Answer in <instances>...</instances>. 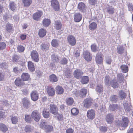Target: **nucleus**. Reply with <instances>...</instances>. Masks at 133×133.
I'll return each instance as SVG.
<instances>
[{
  "instance_id": "5fc2aeb1",
  "label": "nucleus",
  "mask_w": 133,
  "mask_h": 133,
  "mask_svg": "<svg viewBox=\"0 0 133 133\" xmlns=\"http://www.w3.org/2000/svg\"><path fill=\"white\" fill-rule=\"evenodd\" d=\"M91 50L93 52H96L98 51V48L95 44L91 45Z\"/></svg>"
},
{
  "instance_id": "680f3d73",
  "label": "nucleus",
  "mask_w": 133,
  "mask_h": 133,
  "mask_svg": "<svg viewBox=\"0 0 133 133\" xmlns=\"http://www.w3.org/2000/svg\"><path fill=\"white\" fill-rule=\"evenodd\" d=\"M0 66L2 68L4 69L7 68L8 67V65L6 62H4L1 64Z\"/></svg>"
},
{
  "instance_id": "f257e3e1",
  "label": "nucleus",
  "mask_w": 133,
  "mask_h": 133,
  "mask_svg": "<svg viewBox=\"0 0 133 133\" xmlns=\"http://www.w3.org/2000/svg\"><path fill=\"white\" fill-rule=\"evenodd\" d=\"M78 91L76 90L74 91V93L77 96H79L83 98L85 97L87 92V90L84 88H82L79 91V93L78 94Z\"/></svg>"
},
{
  "instance_id": "20e7f679",
  "label": "nucleus",
  "mask_w": 133,
  "mask_h": 133,
  "mask_svg": "<svg viewBox=\"0 0 133 133\" xmlns=\"http://www.w3.org/2000/svg\"><path fill=\"white\" fill-rule=\"evenodd\" d=\"M50 112L53 114L56 115L58 114V109L57 107L53 104L50 105Z\"/></svg>"
},
{
  "instance_id": "72a5a7b5",
  "label": "nucleus",
  "mask_w": 133,
  "mask_h": 133,
  "mask_svg": "<svg viewBox=\"0 0 133 133\" xmlns=\"http://www.w3.org/2000/svg\"><path fill=\"white\" fill-rule=\"evenodd\" d=\"M66 102L67 105H71L73 103L74 100L72 98H68L66 99Z\"/></svg>"
},
{
  "instance_id": "bb28decb",
  "label": "nucleus",
  "mask_w": 133,
  "mask_h": 133,
  "mask_svg": "<svg viewBox=\"0 0 133 133\" xmlns=\"http://www.w3.org/2000/svg\"><path fill=\"white\" fill-rule=\"evenodd\" d=\"M124 109L125 111L128 112L131 110V106L130 105V104H128L127 103H125L123 104Z\"/></svg>"
},
{
  "instance_id": "f8f14e48",
  "label": "nucleus",
  "mask_w": 133,
  "mask_h": 133,
  "mask_svg": "<svg viewBox=\"0 0 133 133\" xmlns=\"http://www.w3.org/2000/svg\"><path fill=\"white\" fill-rule=\"evenodd\" d=\"M43 15V12L42 11H38L33 15V18L37 21L39 20L41 16Z\"/></svg>"
},
{
  "instance_id": "13d9d810",
  "label": "nucleus",
  "mask_w": 133,
  "mask_h": 133,
  "mask_svg": "<svg viewBox=\"0 0 133 133\" xmlns=\"http://www.w3.org/2000/svg\"><path fill=\"white\" fill-rule=\"evenodd\" d=\"M112 62L111 57L108 56L106 58V63L108 64H110Z\"/></svg>"
},
{
  "instance_id": "9b49d317",
  "label": "nucleus",
  "mask_w": 133,
  "mask_h": 133,
  "mask_svg": "<svg viewBox=\"0 0 133 133\" xmlns=\"http://www.w3.org/2000/svg\"><path fill=\"white\" fill-rule=\"evenodd\" d=\"M46 90L47 93L49 96H52L55 94V89L51 86H48L47 87Z\"/></svg>"
},
{
  "instance_id": "4be33fe9",
  "label": "nucleus",
  "mask_w": 133,
  "mask_h": 133,
  "mask_svg": "<svg viewBox=\"0 0 133 133\" xmlns=\"http://www.w3.org/2000/svg\"><path fill=\"white\" fill-rule=\"evenodd\" d=\"M49 44L48 43H42L41 45V49L43 51H46L49 49Z\"/></svg>"
},
{
  "instance_id": "a19ab883",
  "label": "nucleus",
  "mask_w": 133,
  "mask_h": 133,
  "mask_svg": "<svg viewBox=\"0 0 133 133\" xmlns=\"http://www.w3.org/2000/svg\"><path fill=\"white\" fill-rule=\"evenodd\" d=\"M111 85L114 88H118L119 86L118 83L116 82L115 80H113L111 81Z\"/></svg>"
},
{
  "instance_id": "412c9836",
  "label": "nucleus",
  "mask_w": 133,
  "mask_h": 133,
  "mask_svg": "<svg viewBox=\"0 0 133 133\" xmlns=\"http://www.w3.org/2000/svg\"><path fill=\"white\" fill-rule=\"evenodd\" d=\"M15 83L16 85L19 87L21 86L24 84V81L21 79L19 78L16 79Z\"/></svg>"
},
{
  "instance_id": "a211bd4d",
  "label": "nucleus",
  "mask_w": 133,
  "mask_h": 133,
  "mask_svg": "<svg viewBox=\"0 0 133 133\" xmlns=\"http://www.w3.org/2000/svg\"><path fill=\"white\" fill-rule=\"evenodd\" d=\"M42 115L44 118H48L50 116L49 109L46 108H44L42 112Z\"/></svg>"
},
{
  "instance_id": "ddd939ff",
  "label": "nucleus",
  "mask_w": 133,
  "mask_h": 133,
  "mask_svg": "<svg viewBox=\"0 0 133 133\" xmlns=\"http://www.w3.org/2000/svg\"><path fill=\"white\" fill-rule=\"evenodd\" d=\"M30 95L31 99L33 101H36L38 99V94L36 91H32Z\"/></svg>"
},
{
  "instance_id": "f3484780",
  "label": "nucleus",
  "mask_w": 133,
  "mask_h": 133,
  "mask_svg": "<svg viewBox=\"0 0 133 133\" xmlns=\"http://www.w3.org/2000/svg\"><path fill=\"white\" fill-rule=\"evenodd\" d=\"M23 106L26 109L29 108L30 105V103L28 99L26 98H24L23 99Z\"/></svg>"
},
{
  "instance_id": "4d7b16f0",
  "label": "nucleus",
  "mask_w": 133,
  "mask_h": 133,
  "mask_svg": "<svg viewBox=\"0 0 133 133\" xmlns=\"http://www.w3.org/2000/svg\"><path fill=\"white\" fill-rule=\"evenodd\" d=\"M110 99L111 101L116 102L118 99V97L116 95H113L111 97Z\"/></svg>"
},
{
  "instance_id": "0eeeda50",
  "label": "nucleus",
  "mask_w": 133,
  "mask_h": 133,
  "mask_svg": "<svg viewBox=\"0 0 133 133\" xmlns=\"http://www.w3.org/2000/svg\"><path fill=\"white\" fill-rule=\"evenodd\" d=\"M95 115V111L93 109L89 110L87 112V116L89 119H93L94 118Z\"/></svg>"
},
{
  "instance_id": "6e6552de",
  "label": "nucleus",
  "mask_w": 133,
  "mask_h": 133,
  "mask_svg": "<svg viewBox=\"0 0 133 133\" xmlns=\"http://www.w3.org/2000/svg\"><path fill=\"white\" fill-rule=\"evenodd\" d=\"M51 6L55 11L59 10V3L57 0H51Z\"/></svg>"
},
{
  "instance_id": "c756f323",
  "label": "nucleus",
  "mask_w": 133,
  "mask_h": 133,
  "mask_svg": "<svg viewBox=\"0 0 133 133\" xmlns=\"http://www.w3.org/2000/svg\"><path fill=\"white\" fill-rule=\"evenodd\" d=\"M28 66L29 69L31 72H33L34 70V66L33 63L29 61L28 62Z\"/></svg>"
},
{
  "instance_id": "58836bf2",
  "label": "nucleus",
  "mask_w": 133,
  "mask_h": 133,
  "mask_svg": "<svg viewBox=\"0 0 133 133\" xmlns=\"http://www.w3.org/2000/svg\"><path fill=\"white\" fill-rule=\"evenodd\" d=\"M97 27V24L95 22H92L90 24L89 26V29L91 30L95 29Z\"/></svg>"
},
{
  "instance_id": "c85d7f7f",
  "label": "nucleus",
  "mask_w": 133,
  "mask_h": 133,
  "mask_svg": "<svg viewBox=\"0 0 133 133\" xmlns=\"http://www.w3.org/2000/svg\"><path fill=\"white\" fill-rule=\"evenodd\" d=\"M89 78L88 76L83 77L81 80V82L83 84H87L89 82Z\"/></svg>"
},
{
  "instance_id": "393cba45",
  "label": "nucleus",
  "mask_w": 133,
  "mask_h": 133,
  "mask_svg": "<svg viewBox=\"0 0 133 133\" xmlns=\"http://www.w3.org/2000/svg\"><path fill=\"white\" fill-rule=\"evenodd\" d=\"M55 28L57 30L60 29L62 27V24L60 21H57L55 22Z\"/></svg>"
},
{
  "instance_id": "b1692460",
  "label": "nucleus",
  "mask_w": 133,
  "mask_h": 133,
  "mask_svg": "<svg viewBox=\"0 0 133 133\" xmlns=\"http://www.w3.org/2000/svg\"><path fill=\"white\" fill-rule=\"evenodd\" d=\"M21 77L24 81H28L30 79V75L27 73H23Z\"/></svg>"
},
{
  "instance_id": "864d4df0",
  "label": "nucleus",
  "mask_w": 133,
  "mask_h": 133,
  "mask_svg": "<svg viewBox=\"0 0 133 133\" xmlns=\"http://www.w3.org/2000/svg\"><path fill=\"white\" fill-rule=\"evenodd\" d=\"M47 125V123L45 122H42L40 124V127L41 128L44 130Z\"/></svg>"
},
{
  "instance_id": "603ef678",
  "label": "nucleus",
  "mask_w": 133,
  "mask_h": 133,
  "mask_svg": "<svg viewBox=\"0 0 133 133\" xmlns=\"http://www.w3.org/2000/svg\"><path fill=\"white\" fill-rule=\"evenodd\" d=\"M17 49L18 51L19 52H23L24 50V47L21 45H18L17 47Z\"/></svg>"
},
{
  "instance_id": "8fccbe9b",
  "label": "nucleus",
  "mask_w": 133,
  "mask_h": 133,
  "mask_svg": "<svg viewBox=\"0 0 133 133\" xmlns=\"http://www.w3.org/2000/svg\"><path fill=\"white\" fill-rule=\"evenodd\" d=\"M52 59L54 62H55L58 61V58L57 56L53 54L51 55Z\"/></svg>"
},
{
  "instance_id": "4c0bfd02",
  "label": "nucleus",
  "mask_w": 133,
  "mask_h": 133,
  "mask_svg": "<svg viewBox=\"0 0 133 133\" xmlns=\"http://www.w3.org/2000/svg\"><path fill=\"white\" fill-rule=\"evenodd\" d=\"M110 110L112 111L117 110L118 108V105L116 104L110 105L109 106Z\"/></svg>"
},
{
  "instance_id": "bf43d9fd",
  "label": "nucleus",
  "mask_w": 133,
  "mask_h": 133,
  "mask_svg": "<svg viewBox=\"0 0 133 133\" xmlns=\"http://www.w3.org/2000/svg\"><path fill=\"white\" fill-rule=\"evenodd\" d=\"M6 46V45L4 42L0 43V50L4 49Z\"/></svg>"
},
{
  "instance_id": "6ab92c4d",
  "label": "nucleus",
  "mask_w": 133,
  "mask_h": 133,
  "mask_svg": "<svg viewBox=\"0 0 133 133\" xmlns=\"http://www.w3.org/2000/svg\"><path fill=\"white\" fill-rule=\"evenodd\" d=\"M117 79L118 82L120 83L121 84L124 82V77L122 74L121 73H119L117 75Z\"/></svg>"
},
{
  "instance_id": "79ce46f5",
  "label": "nucleus",
  "mask_w": 133,
  "mask_h": 133,
  "mask_svg": "<svg viewBox=\"0 0 133 133\" xmlns=\"http://www.w3.org/2000/svg\"><path fill=\"white\" fill-rule=\"evenodd\" d=\"M23 2L25 6H29L32 3L31 0H23Z\"/></svg>"
},
{
  "instance_id": "473e14b6",
  "label": "nucleus",
  "mask_w": 133,
  "mask_h": 133,
  "mask_svg": "<svg viewBox=\"0 0 133 133\" xmlns=\"http://www.w3.org/2000/svg\"><path fill=\"white\" fill-rule=\"evenodd\" d=\"M0 129L3 132H5L8 130L7 127L3 123H0Z\"/></svg>"
},
{
  "instance_id": "cd10ccee",
  "label": "nucleus",
  "mask_w": 133,
  "mask_h": 133,
  "mask_svg": "<svg viewBox=\"0 0 133 133\" xmlns=\"http://www.w3.org/2000/svg\"><path fill=\"white\" fill-rule=\"evenodd\" d=\"M57 93L59 94H61L64 92V89L61 87L59 86H57L56 88Z\"/></svg>"
},
{
  "instance_id": "a18cd8bd",
  "label": "nucleus",
  "mask_w": 133,
  "mask_h": 133,
  "mask_svg": "<svg viewBox=\"0 0 133 133\" xmlns=\"http://www.w3.org/2000/svg\"><path fill=\"white\" fill-rule=\"evenodd\" d=\"M33 130V128L31 126L27 125L25 128V131L27 132H30Z\"/></svg>"
},
{
  "instance_id": "0e129e2a",
  "label": "nucleus",
  "mask_w": 133,
  "mask_h": 133,
  "mask_svg": "<svg viewBox=\"0 0 133 133\" xmlns=\"http://www.w3.org/2000/svg\"><path fill=\"white\" fill-rule=\"evenodd\" d=\"M67 61L65 58H64L62 59L61 61V64H65L67 63Z\"/></svg>"
},
{
  "instance_id": "5701e85b",
  "label": "nucleus",
  "mask_w": 133,
  "mask_h": 133,
  "mask_svg": "<svg viewBox=\"0 0 133 133\" xmlns=\"http://www.w3.org/2000/svg\"><path fill=\"white\" fill-rule=\"evenodd\" d=\"M46 32V30L41 28L39 30L38 35L41 38H43L45 36Z\"/></svg>"
},
{
  "instance_id": "c9c22d12",
  "label": "nucleus",
  "mask_w": 133,
  "mask_h": 133,
  "mask_svg": "<svg viewBox=\"0 0 133 133\" xmlns=\"http://www.w3.org/2000/svg\"><path fill=\"white\" fill-rule=\"evenodd\" d=\"M124 51V48L123 46H118L117 47V52L119 54H122L123 53Z\"/></svg>"
},
{
  "instance_id": "ea45409f",
  "label": "nucleus",
  "mask_w": 133,
  "mask_h": 133,
  "mask_svg": "<svg viewBox=\"0 0 133 133\" xmlns=\"http://www.w3.org/2000/svg\"><path fill=\"white\" fill-rule=\"evenodd\" d=\"M10 8L12 11L15 10L16 8V5L14 2H10Z\"/></svg>"
},
{
  "instance_id": "774afa93",
  "label": "nucleus",
  "mask_w": 133,
  "mask_h": 133,
  "mask_svg": "<svg viewBox=\"0 0 133 133\" xmlns=\"http://www.w3.org/2000/svg\"><path fill=\"white\" fill-rule=\"evenodd\" d=\"M66 133H73L74 130L71 128H69L66 130Z\"/></svg>"
},
{
  "instance_id": "37998d69",
  "label": "nucleus",
  "mask_w": 133,
  "mask_h": 133,
  "mask_svg": "<svg viewBox=\"0 0 133 133\" xmlns=\"http://www.w3.org/2000/svg\"><path fill=\"white\" fill-rule=\"evenodd\" d=\"M71 113L74 115H77L79 113L78 110L76 108H72L71 110Z\"/></svg>"
},
{
  "instance_id": "7ed1b4c3",
  "label": "nucleus",
  "mask_w": 133,
  "mask_h": 133,
  "mask_svg": "<svg viewBox=\"0 0 133 133\" xmlns=\"http://www.w3.org/2000/svg\"><path fill=\"white\" fill-rule=\"evenodd\" d=\"M31 57L32 60L36 62L39 61L38 54L36 50H33L31 52Z\"/></svg>"
},
{
  "instance_id": "a878e982",
  "label": "nucleus",
  "mask_w": 133,
  "mask_h": 133,
  "mask_svg": "<svg viewBox=\"0 0 133 133\" xmlns=\"http://www.w3.org/2000/svg\"><path fill=\"white\" fill-rule=\"evenodd\" d=\"M42 23L44 27H48L51 23L50 20L49 19L45 18L43 20Z\"/></svg>"
},
{
  "instance_id": "3c124183",
  "label": "nucleus",
  "mask_w": 133,
  "mask_h": 133,
  "mask_svg": "<svg viewBox=\"0 0 133 133\" xmlns=\"http://www.w3.org/2000/svg\"><path fill=\"white\" fill-rule=\"evenodd\" d=\"M119 94L120 97L122 99L126 97V94L122 91H119Z\"/></svg>"
},
{
  "instance_id": "49530a36",
  "label": "nucleus",
  "mask_w": 133,
  "mask_h": 133,
  "mask_svg": "<svg viewBox=\"0 0 133 133\" xmlns=\"http://www.w3.org/2000/svg\"><path fill=\"white\" fill-rule=\"evenodd\" d=\"M71 73V71L70 69H66L65 71V75L67 78H68L70 76Z\"/></svg>"
},
{
  "instance_id": "052dcab7",
  "label": "nucleus",
  "mask_w": 133,
  "mask_h": 133,
  "mask_svg": "<svg viewBox=\"0 0 133 133\" xmlns=\"http://www.w3.org/2000/svg\"><path fill=\"white\" fill-rule=\"evenodd\" d=\"M100 54L98 53L96 56L95 60L97 63L100 64Z\"/></svg>"
},
{
  "instance_id": "f03ea898",
  "label": "nucleus",
  "mask_w": 133,
  "mask_h": 133,
  "mask_svg": "<svg viewBox=\"0 0 133 133\" xmlns=\"http://www.w3.org/2000/svg\"><path fill=\"white\" fill-rule=\"evenodd\" d=\"M40 114L36 110L32 111L31 116L32 118L37 122H38L41 117Z\"/></svg>"
},
{
  "instance_id": "dca6fc26",
  "label": "nucleus",
  "mask_w": 133,
  "mask_h": 133,
  "mask_svg": "<svg viewBox=\"0 0 133 133\" xmlns=\"http://www.w3.org/2000/svg\"><path fill=\"white\" fill-rule=\"evenodd\" d=\"M113 115L111 114H108L106 116L105 119L108 123L111 124L114 120Z\"/></svg>"
},
{
  "instance_id": "2f4dec72",
  "label": "nucleus",
  "mask_w": 133,
  "mask_h": 133,
  "mask_svg": "<svg viewBox=\"0 0 133 133\" xmlns=\"http://www.w3.org/2000/svg\"><path fill=\"white\" fill-rule=\"evenodd\" d=\"M107 12L110 14H113L115 10L112 6H109L106 9Z\"/></svg>"
},
{
  "instance_id": "09e8293b",
  "label": "nucleus",
  "mask_w": 133,
  "mask_h": 133,
  "mask_svg": "<svg viewBox=\"0 0 133 133\" xmlns=\"http://www.w3.org/2000/svg\"><path fill=\"white\" fill-rule=\"evenodd\" d=\"M12 123L13 124H15L18 121V119L17 117L13 116L11 118Z\"/></svg>"
},
{
  "instance_id": "338daca9",
  "label": "nucleus",
  "mask_w": 133,
  "mask_h": 133,
  "mask_svg": "<svg viewBox=\"0 0 133 133\" xmlns=\"http://www.w3.org/2000/svg\"><path fill=\"white\" fill-rule=\"evenodd\" d=\"M101 130L102 131L105 132L107 131V128L104 126H101L100 128V130Z\"/></svg>"
},
{
  "instance_id": "39448f33",
  "label": "nucleus",
  "mask_w": 133,
  "mask_h": 133,
  "mask_svg": "<svg viewBox=\"0 0 133 133\" xmlns=\"http://www.w3.org/2000/svg\"><path fill=\"white\" fill-rule=\"evenodd\" d=\"M83 56L84 58L87 61H90L92 59V55L88 51H86L83 52Z\"/></svg>"
},
{
  "instance_id": "aec40b11",
  "label": "nucleus",
  "mask_w": 133,
  "mask_h": 133,
  "mask_svg": "<svg viewBox=\"0 0 133 133\" xmlns=\"http://www.w3.org/2000/svg\"><path fill=\"white\" fill-rule=\"evenodd\" d=\"M78 8L81 12H84L86 10L85 6L84 4L82 2L79 3Z\"/></svg>"
},
{
  "instance_id": "423d86ee",
  "label": "nucleus",
  "mask_w": 133,
  "mask_h": 133,
  "mask_svg": "<svg viewBox=\"0 0 133 133\" xmlns=\"http://www.w3.org/2000/svg\"><path fill=\"white\" fill-rule=\"evenodd\" d=\"M83 74L82 71L79 69H77L75 70L73 73L74 77L77 79L81 78Z\"/></svg>"
},
{
  "instance_id": "6e6d98bb",
  "label": "nucleus",
  "mask_w": 133,
  "mask_h": 133,
  "mask_svg": "<svg viewBox=\"0 0 133 133\" xmlns=\"http://www.w3.org/2000/svg\"><path fill=\"white\" fill-rule=\"evenodd\" d=\"M25 119L26 122L29 123L31 121V118L29 115H25Z\"/></svg>"
},
{
  "instance_id": "c03bdc74",
  "label": "nucleus",
  "mask_w": 133,
  "mask_h": 133,
  "mask_svg": "<svg viewBox=\"0 0 133 133\" xmlns=\"http://www.w3.org/2000/svg\"><path fill=\"white\" fill-rule=\"evenodd\" d=\"M53 129V128L52 125H47L44 130L46 132H48L51 131Z\"/></svg>"
},
{
  "instance_id": "e2e57ef3",
  "label": "nucleus",
  "mask_w": 133,
  "mask_h": 133,
  "mask_svg": "<svg viewBox=\"0 0 133 133\" xmlns=\"http://www.w3.org/2000/svg\"><path fill=\"white\" fill-rule=\"evenodd\" d=\"M128 7L129 11L133 10V5L131 3H129L128 4Z\"/></svg>"
},
{
  "instance_id": "1a4fd4ad",
  "label": "nucleus",
  "mask_w": 133,
  "mask_h": 133,
  "mask_svg": "<svg viewBox=\"0 0 133 133\" xmlns=\"http://www.w3.org/2000/svg\"><path fill=\"white\" fill-rule=\"evenodd\" d=\"M92 99L91 98H87L84 101V105L86 108H89L91 105L92 102Z\"/></svg>"
},
{
  "instance_id": "4468645a",
  "label": "nucleus",
  "mask_w": 133,
  "mask_h": 133,
  "mask_svg": "<svg viewBox=\"0 0 133 133\" xmlns=\"http://www.w3.org/2000/svg\"><path fill=\"white\" fill-rule=\"evenodd\" d=\"M128 118L127 117H122V123L120 124H119V125L120 126H121L123 127H126L128 125Z\"/></svg>"
},
{
  "instance_id": "69168bd1",
  "label": "nucleus",
  "mask_w": 133,
  "mask_h": 133,
  "mask_svg": "<svg viewBox=\"0 0 133 133\" xmlns=\"http://www.w3.org/2000/svg\"><path fill=\"white\" fill-rule=\"evenodd\" d=\"M57 118L59 121H62L63 120V115L62 114H59L57 116Z\"/></svg>"
},
{
  "instance_id": "9d476101",
  "label": "nucleus",
  "mask_w": 133,
  "mask_h": 133,
  "mask_svg": "<svg viewBox=\"0 0 133 133\" xmlns=\"http://www.w3.org/2000/svg\"><path fill=\"white\" fill-rule=\"evenodd\" d=\"M68 42L69 44L72 46L75 45L76 43L75 38L71 35L68 36L67 37Z\"/></svg>"
},
{
  "instance_id": "2eb2a0df",
  "label": "nucleus",
  "mask_w": 133,
  "mask_h": 133,
  "mask_svg": "<svg viewBox=\"0 0 133 133\" xmlns=\"http://www.w3.org/2000/svg\"><path fill=\"white\" fill-rule=\"evenodd\" d=\"M82 17V15L79 13H75L74 15V20L76 22H79L81 20Z\"/></svg>"
},
{
  "instance_id": "f704fd0d",
  "label": "nucleus",
  "mask_w": 133,
  "mask_h": 133,
  "mask_svg": "<svg viewBox=\"0 0 133 133\" xmlns=\"http://www.w3.org/2000/svg\"><path fill=\"white\" fill-rule=\"evenodd\" d=\"M122 72L124 73L127 72L128 71V68L126 65H122L121 66Z\"/></svg>"
},
{
  "instance_id": "e433bc0d",
  "label": "nucleus",
  "mask_w": 133,
  "mask_h": 133,
  "mask_svg": "<svg viewBox=\"0 0 133 133\" xmlns=\"http://www.w3.org/2000/svg\"><path fill=\"white\" fill-rule=\"evenodd\" d=\"M51 44L52 46L56 47L58 45L59 41L57 39H53L52 41Z\"/></svg>"
},
{
  "instance_id": "7c9ffc66",
  "label": "nucleus",
  "mask_w": 133,
  "mask_h": 133,
  "mask_svg": "<svg viewBox=\"0 0 133 133\" xmlns=\"http://www.w3.org/2000/svg\"><path fill=\"white\" fill-rule=\"evenodd\" d=\"M49 79L50 81L52 82H56L58 80L57 77L54 74L50 75L49 76Z\"/></svg>"
},
{
  "instance_id": "de8ad7c7",
  "label": "nucleus",
  "mask_w": 133,
  "mask_h": 133,
  "mask_svg": "<svg viewBox=\"0 0 133 133\" xmlns=\"http://www.w3.org/2000/svg\"><path fill=\"white\" fill-rule=\"evenodd\" d=\"M5 28L6 30L8 32H10L12 29L11 25L9 23H8L6 25Z\"/></svg>"
}]
</instances>
